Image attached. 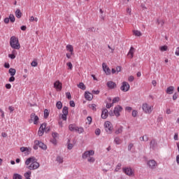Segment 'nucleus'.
Segmentation results:
<instances>
[{"instance_id":"19","label":"nucleus","mask_w":179,"mask_h":179,"mask_svg":"<svg viewBox=\"0 0 179 179\" xmlns=\"http://www.w3.org/2000/svg\"><path fill=\"white\" fill-rule=\"evenodd\" d=\"M101 118H103V120H106V118H107V117H108V110L107 109H103L102 110V113L101 115Z\"/></svg>"},{"instance_id":"45","label":"nucleus","mask_w":179,"mask_h":179,"mask_svg":"<svg viewBox=\"0 0 179 179\" xmlns=\"http://www.w3.org/2000/svg\"><path fill=\"white\" fill-rule=\"evenodd\" d=\"M87 124H88L89 125H90V124H92V117L89 116L87 117Z\"/></svg>"},{"instance_id":"23","label":"nucleus","mask_w":179,"mask_h":179,"mask_svg":"<svg viewBox=\"0 0 179 179\" xmlns=\"http://www.w3.org/2000/svg\"><path fill=\"white\" fill-rule=\"evenodd\" d=\"M66 51H69V52H71V54H73V46L72 45H67L66 46Z\"/></svg>"},{"instance_id":"16","label":"nucleus","mask_w":179,"mask_h":179,"mask_svg":"<svg viewBox=\"0 0 179 179\" xmlns=\"http://www.w3.org/2000/svg\"><path fill=\"white\" fill-rule=\"evenodd\" d=\"M134 54H135V48L134 47H131L127 54L129 58L132 59V58H134Z\"/></svg>"},{"instance_id":"62","label":"nucleus","mask_w":179,"mask_h":179,"mask_svg":"<svg viewBox=\"0 0 179 179\" xmlns=\"http://www.w3.org/2000/svg\"><path fill=\"white\" fill-rule=\"evenodd\" d=\"M6 88L7 89H12V85L10 84H6L5 85Z\"/></svg>"},{"instance_id":"32","label":"nucleus","mask_w":179,"mask_h":179,"mask_svg":"<svg viewBox=\"0 0 179 179\" xmlns=\"http://www.w3.org/2000/svg\"><path fill=\"white\" fill-rule=\"evenodd\" d=\"M56 161H57L58 163H59V164H62V163H64V158H63L62 157L58 156V157H57V158H56Z\"/></svg>"},{"instance_id":"38","label":"nucleus","mask_w":179,"mask_h":179,"mask_svg":"<svg viewBox=\"0 0 179 179\" xmlns=\"http://www.w3.org/2000/svg\"><path fill=\"white\" fill-rule=\"evenodd\" d=\"M56 107L58 110H61V108H62V103L61 101H58L56 104Z\"/></svg>"},{"instance_id":"42","label":"nucleus","mask_w":179,"mask_h":179,"mask_svg":"<svg viewBox=\"0 0 179 179\" xmlns=\"http://www.w3.org/2000/svg\"><path fill=\"white\" fill-rule=\"evenodd\" d=\"M121 164H117V165L116 166V168L115 169V171H120V170H121Z\"/></svg>"},{"instance_id":"9","label":"nucleus","mask_w":179,"mask_h":179,"mask_svg":"<svg viewBox=\"0 0 179 179\" xmlns=\"http://www.w3.org/2000/svg\"><path fill=\"white\" fill-rule=\"evenodd\" d=\"M54 87L56 89L57 92H61L62 90V83L59 80H57L54 83Z\"/></svg>"},{"instance_id":"13","label":"nucleus","mask_w":179,"mask_h":179,"mask_svg":"<svg viewBox=\"0 0 179 179\" xmlns=\"http://www.w3.org/2000/svg\"><path fill=\"white\" fill-rule=\"evenodd\" d=\"M85 98L86 100H88V101H92L93 100V94L86 91L85 92Z\"/></svg>"},{"instance_id":"50","label":"nucleus","mask_w":179,"mask_h":179,"mask_svg":"<svg viewBox=\"0 0 179 179\" xmlns=\"http://www.w3.org/2000/svg\"><path fill=\"white\" fill-rule=\"evenodd\" d=\"M100 134H101V130H100V129H96L95 130V135L99 136V135H100Z\"/></svg>"},{"instance_id":"11","label":"nucleus","mask_w":179,"mask_h":179,"mask_svg":"<svg viewBox=\"0 0 179 179\" xmlns=\"http://www.w3.org/2000/svg\"><path fill=\"white\" fill-rule=\"evenodd\" d=\"M122 111V107H121L120 106H117L115 107L114 114L115 117H120V113H121Z\"/></svg>"},{"instance_id":"27","label":"nucleus","mask_w":179,"mask_h":179,"mask_svg":"<svg viewBox=\"0 0 179 179\" xmlns=\"http://www.w3.org/2000/svg\"><path fill=\"white\" fill-rule=\"evenodd\" d=\"M15 16L17 19H20V17H22V11H20V9H17L15 11Z\"/></svg>"},{"instance_id":"31","label":"nucleus","mask_w":179,"mask_h":179,"mask_svg":"<svg viewBox=\"0 0 179 179\" xmlns=\"http://www.w3.org/2000/svg\"><path fill=\"white\" fill-rule=\"evenodd\" d=\"M114 142L116 143V145H121V143L122 141H121V138H120V137H116L114 140Z\"/></svg>"},{"instance_id":"61","label":"nucleus","mask_w":179,"mask_h":179,"mask_svg":"<svg viewBox=\"0 0 179 179\" xmlns=\"http://www.w3.org/2000/svg\"><path fill=\"white\" fill-rule=\"evenodd\" d=\"M50 142L53 143V145H57V138L52 139Z\"/></svg>"},{"instance_id":"49","label":"nucleus","mask_w":179,"mask_h":179,"mask_svg":"<svg viewBox=\"0 0 179 179\" xmlns=\"http://www.w3.org/2000/svg\"><path fill=\"white\" fill-rule=\"evenodd\" d=\"M66 65L69 66V69H72L73 68V65H72L71 62H67Z\"/></svg>"},{"instance_id":"21","label":"nucleus","mask_w":179,"mask_h":179,"mask_svg":"<svg viewBox=\"0 0 179 179\" xmlns=\"http://www.w3.org/2000/svg\"><path fill=\"white\" fill-rule=\"evenodd\" d=\"M20 151L24 153V152H27V155L31 152V148H27V147H21L20 148Z\"/></svg>"},{"instance_id":"56","label":"nucleus","mask_w":179,"mask_h":179,"mask_svg":"<svg viewBox=\"0 0 179 179\" xmlns=\"http://www.w3.org/2000/svg\"><path fill=\"white\" fill-rule=\"evenodd\" d=\"M135 78H134L133 76H130L129 78H128V80L129 82H134Z\"/></svg>"},{"instance_id":"57","label":"nucleus","mask_w":179,"mask_h":179,"mask_svg":"<svg viewBox=\"0 0 179 179\" xmlns=\"http://www.w3.org/2000/svg\"><path fill=\"white\" fill-rule=\"evenodd\" d=\"M58 133H52V136L53 139H57V138L58 137Z\"/></svg>"},{"instance_id":"24","label":"nucleus","mask_w":179,"mask_h":179,"mask_svg":"<svg viewBox=\"0 0 179 179\" xmlns=\"http://www.w3.org/2000/svg\"><path fill=\"white\" fill-rule=\"evenodd\" d=\"M8 73H10V76H15V75H16V69L10 68L8 70Z\"/></svg>"},{"instance_id":"26","label":"nucleus","mask_w":179,"mask_h":179,"mask_svg":"<svg viewBox=\"0 0 179 179\" xmlns=\"http://www.w3.org/2000/svg\"><path fill=\"white\" fill-rule=\"evenodd\" d=\"M75 132H78V134H83L85 132V129L83 127H77Z\"/></svg>"},{"instance_id":"30","label":"nucleus","mask_w":179,"mask_h":179,"mask_svg":"<svg viewBox=\"0 0 179 179\" xmlns=\"http://www.w3.org/2000/svg\"><path fill=\"white\" fill-rule=\"evenodd\" d=\"M24 177L25 178H30V177H31V171H28L27 172H26V173L24 174Z\"/></svg>"},{"instance_id":"59","label":"nucleus","mask_w":179,"mask_h":179,"mask_svg":"<svg viewBox=\"0 0 179 179\" xmlns=\"http://www.w3.org/2000/svg\"><path fill=\"white\" fill-rule=\"evenodd\" d=\"M178 97V95L177 94V92H176L173 95V100H177Z\"/></svg>"},{"instance_id":"46","label":"nucleus","mask_w":179,"mask_h":179,"mask_svg":"<svg viewBox=\"0 0 179 179\" xmlns=\"http://www.w3.org/2000/svg\"><path fill=\"white\" fill-rule=\"evenodd\" d=\"M156 145V141L152 140L150 142V148H155V145Z\"/></svg>"},{"instance_id":"60","label":"nucleus","mask_w":179,"mask_h":179,"mask_svg":"<svg viewBox=\"0 0 179 179\" xmlns=\"http://www.w3.org/2000/svg\"><path fill=\"white\" fill-rule=\"evenodd\" d=\"M113 103H106V108H111L113 107Z\"/></svg>"},{"instance_id":"25","label":"nucleus","mask_w":179,"mask_h":179,"mask_svg":"<svg viewBox=\"0 0 179 179\" xmlns=\"http://www.w3.org/2000/svg\"><path fill=\"white\" fill-rule=\"evenodd\" d=\"M133 34L134 36H136V37H141V36H142V32L138 30H133Z\"/></svg>"},{"instance_id":"10","label":"nucleus","mask_w":179,"mask_h":179,"mask_svg":"<svg viewBox=\"0 0 179 179\" xmlns=\"http://www.w3.org/2000/svg\"><path fill=\"white\" fill-rule=\"evenodd\" d=\"M35 145H38L39 148H41V149H43V150H47V145L45 144H44V143L41 142L38 140H36L34 141Z\"/></svg>"},{"instance_id":"5","label":"nucleus","mask_w":179,"mask_h":179,"mask_svg":"<svg viewBox=\"0 0 179 179\" xmlns=\"http://www.w3.org/2000/svg\"><path fill=\"white\" fill-rule=\"evenodd\" d=\"M29 124H34V125H38L40 122V117L36 115V113H31L30 115V119L28 120Z\"/></svg>"},{"instance_id":"29","label":"nucleus","mask_w":179,"mask_h":179,"mask_svg":"<svg viewBox=\"0 0 179 179\" xmlns=\"http://www.w3.org/2000/svg\"><path fill=\"white\" fill-rule=\"evenodd\" d=\"M140 141H142L143 142H148L149 141V137H148L147 135H145L142 137H140Z\"/></svg>"},{"instance_id":"43","label":"nucleus","mask_w":179,"mask_h":179,"mask_svg":"<svg viewBox=\"0 0 179 179\" xmlns=\"http://www.w3.org/2000/svg\"><path fill=\"white\" fill-rule=\"evenodd\" d=\"M38 136H43L44 135V130L38 129Z\"/></svg>"},{"instance_id":"37","label":"nucleus","mask_w":179,"mask_h":179,"mask_svg":"<svg viewBox=\"0 0 179 179\" xmlns=\"http://www.w3.org/2000/svg\"><path fill=\"white\" fill-rule=\"evenodd\" d=\"M49 115H50V112H48V109H45L44 110V115H43L44 118H48Z\"/></svg>"},{"instance_id":"51","label":"nucleus","mask_w":179,"mask_h":179,"mask_svg":"<svg viewBox=\"0 0 179 179\" xmlns=\"http://www.w3.org/2000/svg\"><path fill=\"white\" fill-rule=\"evenodd\" d=\"M66 96L67 97V99L69 100H71V99H72V96H71V92H66Z\"/></svg>"},{"instance_id":"2","label":"nucleus","mask_w":179,"mask_h":179,"mask_svg":"<svg viewBox=\"0 0 179 179\" xmlns=\"http://www.w3.org/2000/svg\"><path fill=\"white\" fill-rule=\"evenodd\" d=\"M93 156H94V150H90L84 152V153L82 155V158L84 159H87L89 163H94L95 159L93 157Z\"/></svg>"},{"instance_id":"22","label":"nucleus","mask_w":179,"mask_h":179,"mask_svg":"<svg viewBox=\"0 0 179 179\" xmlns=\"http://www.w3.org/2000/svg\"><path fill=\"white\" fill-rule=\"evenodd\" d=\"M76 128H77V127H76V124H69V129L71 132L76 131Z\"/></svg>"},{"instance_id":"17","label":"nucleus","mask_w":179,"mask_h":179,"mask_svg":"<svg viewBox=\"0 0 179 179\" xmlns=\"http://www.w3.org/2000/svg\"><path fill=\"white\" fill-rule=\"evenodd\" d=\"M166 93V94H173L174 93V86L168 87Z\"/></svg>"},{"instance_id":"36","label":"nucleus","mask_w":179,"mask_h":179,"mask_svg":"<svg viewBox=\"0 0 179 179\" xmlns=\"http://www.w3.org/2000/svg\"><path fill=\"white\" fill-rule=\"evenodd\" d=\"M169 47H167V45H164V46H161L159 47V50L160 51H162V52H164V51H167Z\"/></svg>"},{"instance_id":"12","label":"nucleus","mask_w":179,"mask_h":179,"mask_svg":"<svg viewBox=\"0 0 179 179\" xmlns=\"http://www.w3.org/2000/svg\"><path fill=\"white\" fill-rule=\"evenodd\" d=\"M102 68L106 75H110L111 70H110V68L107 66V64L106 63L102 64Z\"/></svg>"},{"instance_id":"35","label":"nucleus","mask_w":179,"mask_h":179,"mask_svg":"<svg viewBox=\"0 0 179 179\" xmlns=\"http://www.w3.org/2000/svg\"><path fill=\"white\" fill-rule=\"evenodd\" d=\"M13 179H22V176L20 174H18V173H15L13 176Z\"/></svg>"},{"instance_id":"48","label":"nucleus","mask_w":179,"mask_h":179,"mask_svg":"<svg viewBox=\"0 0 179 179\" xmlns=\"http://www.w3.org/2000/svg\"><path fill=\"white\" fill-rule=\"evenodd\" d=\"M87 31H90V32L96 31V28H94V27H92L90 28H88Z\"/></svg>"},{"instance_id":"6","label":"nucleus","mask_w":179,"mask_h":179,"mask_svg":"<svg viewBox=\"0 0 179 179\" xmlns=\"http://www.w3.org/2000/svg\"><path fill=\"white\" fill-rule=\"evenodd\" d=\"M104 127L106 128V131L108 134H111L113 132V124L110 121H107L104 123Z\"/></svg>"},{"instance_id":"63","label":"nucleus","mask_w":179,"mask_h":179,"mask_svg":"<svg viewBox=\"0 0 179 179\" xmlns=\"http://www.w3.org/2000/svg\"><path fill=\"white\" fill-rule=\"evenodd\" d=\"M9 17H6L4 19V23H6V24H8V23H9Z\"/></svg>"},{"instance_id":"7","label":"nucleus","mask_w":179,"mask_h":179,"mask_svg":"<svg viewBox=\"0 0 179 179\" xmlns=\"http://www.w3.org/2000/svg\"><path fill=\"white\" fill-rule=\"evenodd\" d=\"M130 87L131 86L129 85V83H128V82L124 81L123 83H122L120 90H122V92H128Z\"/></svg>"},{"instance_id":"14","label":"nucleus","mask_w":179,"mask_h":179,"mask_svg":"<svg viewBox=\"0 0 179 179\" xmlns=\"http://www.w3.org/2000/svg\"><path fill=\"white\" fill-rule=\"evenodd\" d=\"M123 173H125L127 176H134V171L131 168H124Z\"/></svg>"},{"instance_id":"18","label":"nucleus","mask_w":179,"mask_h":179,"mask_svg":"<svg viewBox=\"0 0 179 179\" xmlns=\"http://www.w3.org/2000/svg\"><path fill=\"white\" fill-rule=\"evenodd\" d=\"M107 86L109 87V89H114L117 87V84L113 81H108L107 83Z\"/></svg>"},{"instance_id":"41","label":"nucleus","mask_w":179,"mask_h":179,"mask_svg":"<svg viewBox=\"0 0 179 179\" xmlns=\"http://www.w3.org/2000/svg\"><path fill=\"white\" fill-rule=\"evenodd\" d=\"M38 22V18L36 17L34 18V16H31L29 18V22Z\"/></svg>"},{"instance_id":"1","label":"nucleus","mask_w":179,"mask_h":179,"mask_svg":"<svg viewBox=\"0 0 179 179\" xmlns=\"http://www.w3.org/2000/svg\"><path fill=\"white\" fill-rule=\"evenodd\" d=\"M26 166H29V170H37L40 167V164L34 157H31L25 161Z\"/></svg>"},{"instance_id":"39","label":"nucleus","mask_w":179,"mask_h":179,"mask_svg":"<svg viewBox=\"0 0 179 179\" xmlns=\"http://www.w3.org/2000/svg\"><path fill=\"white\" fill-rule=\"evenodd\" d=\"M115 134L116 135H119V134H122V127H120L119 129H117L115 131Z\"/></svg>"},{"instance_id":"3","label":"nucleus","mask_w":179,"mask_h":179,"mask_svg":"<svg viewBox=\"0 0 179 179\" xmlns=\"http://www.w3.org/2000/svg\"><path fill=\"white\" fill-rule=\"evenodd\" d=\"M10 45L13 50H20V43H19V38L13 36L10 38Z\"/></svg>"},{"instance_id":"28","label":"nucleus","mask_w":179,"mask_h":179,"mask_svg":"<svg viewBox=\"0 0 179 179\" xmlns=\"http://www.w3.org/2000/svg\"><path fill=\"white\" fill-rule=\"evenodd\" d=\"M78 87H79V89H81V90H86V86L83 83H80L78 85Z\"/></svg>"},{"instance_id":"34","label":"nucleus","mask_w":179,"mask_h":179,"mask_svg":"<svg viewBox=\"0 0 179 179\" xmlns=\"http://www.w3.org/2000/svg\"><path fill=\"white\" fill-rule=\"evenodd\" d=\"M8 19H9L10 22H11V23H15V15H13V14H10L9 15Z\"/></svg>"},{"instance_id":"47","label":"nucleus","mask_w":179,"mask_h":179,"mask_svg":"<svg viewBox=\"0 0 179 179\" xmlns=\"http://www.w3.org/2000/svg\"><path fill=\"white\" fill-rule=\"evenodd\" d=\"M138 115V110H134L133 111H132V117H136Z\"/></svg>"},{"instance_id":"44","label":"nucleus","mask_w":179,"mask_h":179,"mask_svg":"<svg viewBox=\"0 0 179 179\" xmlns=\"http://www.w3.org/2000/svg\"><path fill=\"white\" fill-rule=\"evenodd\" d=\"M96 107H97V106L94 103L90 105V108H92L93 111H96Z\"/></svg>"},{"instance_id":"4","label":"nucleus","mask_w":179,"mask_h":179,"mask_svg":"<svg viewBox=\"0 0 179 179\" xmlns=\"http://www.w3.org/2000/svg\"><path fill=\"white\" fill-rule=\"evenodd\" d=\"M142 110L145 114H152V112L153 111V105L144 103L142 104Z\"/></svg>"},{"instance_id":"15","label":"nucleus","mask_w":179,"mask_h":179,"mask_svg":"<svg viewBox=\"0 0 179 179\" xmlns=\"http://www.w3.org/2000/svg\"><path fill=\"white\" fill-rule=\"evenodd\" d=\"M148 166H149L150 169H155L157 166V163H156V161L152 159L148 162Z\"/></svg>"},{"instance_id":"55","label":"nucleus","mask_w":179,"mask_h":179,"mask_svg":"<svg viewBox=\"0 0 179 179\" xmlns=\"http://www.w3.org/2000/svg\"><path fill=\"white\" fill-rule=\"evenodd\" d=\"M8 82H15V76H10V78L8 79Z\"/></svg>"},{"instance_id":"8","label":"nucleus","mask_w":179,"mask_h":179,"mask_svg":"<svg viewBox=\"0 0 179 179\" xmlns=\"http://www.w3.org/2000/svg\"><path fill=\"white\" fill-rule=\"evenodd\" d=\"M62 114H60V117L63 121H66V117L68 116V107L64 106L62 110Z\"/></svg>"},{"instance_id":"33","label":"nucleus","mask_w":179,"mask_h":179,"mask_svg":"<svg viewBox=\"0 0 179 179\" xmlns=\"http://www.w3.org/2000/svg\"><path fill=\"white\" fill-rule=\"evenodd\" d=\"M12 52V54L8 55V57L10 58V59H15V58H16V55H15L16 50H13Z\"/></svg>"},{"instance_id":"53","label":"nucleus","mask_w":179,"mask_h":179,"mask_svg":"<svg viewBox=\"0 0 179 179\" xmlns=\"http://www.w3.org/2000/svg\"><path fill=\"white\" fill-rule=\"evenodd\" d=\"M125 110L128 111L129 113H131L132 111V108L131 106H127L125 108Z\"/></svg>"},{"instance_id":"20","label":"nucleus","mask_w":179,"mask_h":179,"mask_svg":"<svg viewBox=\"0 0 179 179\" xmlns=\"http://www.w3.org/2000/svg\"><path fill=\"white\" fill-rule=\"evenodd\" d=\"M39 129L45 131V132H48V131H50V128L47 127V123H43L39 127Z\"/></svg>"},{"instance_id":"40","label":"nucleus","mask_w":179,"mask_h":179,"mask_svg":"<svg viewBox=\"0 0 179 179\" xmlns=\"http://www.w3.org/2000/svg\"><path fill=\"white\" fill-rule=\"evenodd\" d=\"M118 101H120V97L117 96L113 98L112 103L115 104L116 103H118Z\"/></svg>"},{"instance_id":"64","label":"nucleus","mask_w":179,"mask_h":179,"mask_svg":"<svg viewBox=\"0 0 179 179\" xmlns=\"http://www.w3.org/2000/svg\"><path fill=\"white\" fill-rule=\"evenodd\" d=\"M71 107H75V102L73 101H70Z\"/></svg>"},{"instance_id":"54","label":"nucleus","mask_w":179,"mask_h":179,"mask_svg":"<svg viewBox=\"0 0 179 179\" xmlns=\"http://www.w3.org/2000/svg\"><path fill=\"white\" fill-rule=\"evenodd\" d=\"M72 55H73V54H71V52L66 54V57L68 58V59H71Z\"/></svg>"},{"instance_id":"52","label":"nucleus","mask_w":179,"mask_h":179,"mask_svg":"<svg viewBox=\"0 0 179 179\" xmlns=\"http://www.w3.org/2000/svg\"><path fill=\"white\" fill-rule=\"evenodd\" d=\"M31 66L36 67V66H37V65H38V63H37V62H36V61H33L31 63Z\"/></svg>"},{"instance_id":"58","label":"nucleus","mask_w":179,"mask_h":179,"mask_svg":"<svg viewBox=\"0 0 179 179\" xmlns=\"http://www.w3.org/2000/svg\"><path fill=\"white\" fill-rule=\"evenodd\" d=\"M175 55L176 57H179V47L176 48Z\"/></svg>"}]
</instances>
